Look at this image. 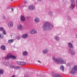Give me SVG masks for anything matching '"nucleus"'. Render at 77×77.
<instances>
[{
  "label": "nucleus",
  "mask_w": 77,
  "mask_h": 77,
  "mask_svg": "<svg viewBox=\"0 0 77 77\" xmlns=\"http://www.w3.org/2000/svg\"><path fill=\"white\" fill-rule=\"evenodd\" d=\"M53 27L51 25L50 23L48 22H45L43 26V29L44 30H51Z\"/></svg>",
  "instance_id": "nucleus-1"
},
{
  "label": "nucleus",
  "mask_w": 77,
  "mask_h": 77,
  "mask_svg": "<svg viewBox=\"0 0 77 77\" xmlns=\"http://www.w3.org/2000/svg\"><path fill=\"white\" fill-rule=\"evenodd\" d=\"M69 70L71 74H75L77 72V68H69Z\"/></svg>",
  "instance_id": "nucleus-2"
},
{
  "label": "nucleus",
  "mask_w": 77,
  "mask_h": 77,
  "mask_svg": "<svg viewBox=\"0 0 77 77\" xmlns=\"http://www.w3.org/2000/svg\"><path fill=\"white\" fill-rule=\"evenodd\" d=\"M52 59H53L54 60H55L57 63H60V62L61 61H62V58H59L57 59H55L54 57H53L52 58Z\"/></svg>",
  "instance_id": "nucleus-3"
},
{
  "label": "nucleus",
  "mask_w": 77,
  "mask_h": 77,
  "mask_svg": "<svg viewBox=\"0 0 77 77\" xmlns=\"http://www.w3.org/2000/svg\"><path fill=\"white\" fill-rule=\"evenodd\" d=\"M17 28L19 30H24V26L20 24L18 26Z\"/></svg>",
  "instance_id": "nucleus-4"
},
{
  "label": "nucleus",
  "mask_w": 77,
  "mask_h": 77,
  "mask_svg": "<svg viewBox=\"0 0 77 77\" xmlns=\"http://www.w3.org/2000/svg\"><path fill=\"white\" fill-rule=\"evenodd\" d=\"M29 33L30 34H34L35 33H36L37 31L35 29H32L29 31Z\"/></svg>",
  "instance_id": "nucleus-5"
},
{
  "label": "nucleus",
  "mask_w": 77,
  "mask_h": 77,
  "mask_svg": "<svg viewBox=\"0 0 77 77\" xmlns=\"http://www.w3.org/2000/svg\"><path fill=\"white\" fill-rule=\"evenodd\" d=\"M8 26L9 27H12L14 26V23L11 21L8 24Z\"/></svg>",
  "instance_id": "nucleus-6"
},
{
  "label": "nucleus",
  "mask_w": 77,
  "mask_h": 77,
  "mask_svg": "<svg viewBox=\"0 0 77 77\" xmlns=\"http://www.w3.org/2000/svg\"><path fill=\"white\" fill-rule=\"evenodd\" d=\"M52 76L53 77H62L61 76V75L59 74H57V75H55V74L53 73H52Z\"/></svg>",
  "instance_id": "nucleus-7"
},
{
  "label": "nucleus",
  "mask_w": 77,
  "mask_h": 77,
  "mask_svg": "<svg viewBox=\"0 0 77 77\" xmlns=\"http://www.w3.org/2000/svg\"><path fill=\"white\" fill-rule=\"evenodd\" d=\"M75 2H73L71 5L70 7V9H74V5H75Z\"/></svg>",
  "instance_id": "nucleus-8"
},
{
  "label": "nucleus",
  "mask_w": 77,
  "mask_h": 77,
  "mask_svg": "<svg viewBox=\"0 0 77 77\" xmlns=\"http://www.w3.org/2000/svg\"><path fill=\"white\" fill-rule=\"evenodd\" d=\"M0 31H2V33L4 35H6V31L3 27L0 28Z\"/></svg>",
  "instance_id": "nucleus-9"
},
{
  "label": "nucleus",
  "mask_w": 77,
  "mask_h": 77,
  "mask_svg": "<svg viewBox=\"0 0 77 77\" xmlns=\"http://www.w3.org/2000/svg\"><path fill=\"white\" fill-rule=\"evenodd\" d=\"M20 20L21 21H25L26 20L25 17L23 16H21L20 17Z\"/></svg>",
  "instance_id": "nucleus-10"
},
{
  "label": "nucleus",
  "mask_w": 77,
  "mask_h": 77,
  "mask_svg": "<svg viewBox=\"0 0 77 77\" xmlns=\"http://www.w3.org/2000/svg\"><path fill=\"white\" fill-rule=\"evenodd\" d=\"M5 60H9V59H11L10 54L7 55V56L5 57Z\"/></svg>",
  "instance_id": "nucleus-11"
},
{
  "label": "nucleus",
  "mask_w": 77,
  "mask_h": 77,
  "mask_svg": "<svg viewBox=\"0 0 77 77\" xmlns=\"http://www.w3.org/2000/svg\"><path fill=\"white\" fill-rule=\"evenodd\" d=\"M3 64L5 66H10L11 63L8 62H4L3 63Z\"/></svg>",
  "instance_id": "nucleus-12"
},
{
  "label": "nucleus",
  "mask_w": 77,
  "mask_h": 77,
  "mask_svg": "<svg viewBox=\"0 0 77 77\" xmlns=\"http://www.w3.org/2000/svg\"><path fill=\"white\" fill-rule=\"evenodd\" d=\"M35 8V7L33 6V5H30L29 6V10H31V11L33 10Z\"/></svg>",
  "instance_id": "nucleus-13"
},
{
  "label": "nucleus",
  "mask_w": 77,
  "mask_h": 77,
  "mask_svg": "<svg viewBox=\"0 0 77 77\" xmlns=\"http://www.w3.org/2000/svg\"><path fill=\"white\" fill-rule=\"evenodd\" d=\"M10 54V59H11V58H12V59H15V58H16V57H17L13 55Z\"/></svg>",
  "instance_id": "nucleus-14"
},
{
  "label": "nucleus",
  "mask_w": 77,
  "mask_h": 77,
  "mask_svg": "<svg viewBox=\"0 0 77 77\" xmlns=\"http://www.w3.org/2000/svg\"><path fill=\"white\" fill-rule=\"evenodd\" d=\"M70 54L72 55L75 54V53L73 50L71 49L70 50Z\"/></svg>",
  "instance_id": "nucleus-15"
},
{
  "label": "nucleus",
  "mask_w": 77,
  "mask_h": 77,
  "mask_svg": "<svg viewBox=\"0 0 77 77\" xmlns=\"http://www.w3.org/2000/svg\"><path fill=\"white\" fill-rule=\"evenodd\" d=\"M28 35L27 34H24L22 36V38H24V39H25L27 37Z\"/></svg>",
  "instance_id": "nucleus-16"
},
{
  "label": "nucleus",
  "mask_w": 77,
  "mask_h": 77,
  "mask_svg": "<svg viewBox=\"0 0 77 77\" xmlns=\"http://www.w3.org/2000/svg\"><path fill=\"white\" fill-rule=\"evenodd\" d=\"M60 63L61 64H65V63H66V61L65 60H63L61 59V61Z\"/></svg>",
  "instance_id": "nucleus-17"
},
{
  "label": "nucleus",
  "mask_w": 77,
  "mask_h": 77,
  "mask_svg": "<svg viewBox=\"0 0 77 77\" xmlns=\"http://www.w3.org/2000/svg\"><path fill=\"white\" fill-rule=\"evenodd\" d=\"M23 54L24 56H27L28 54V53L26 51H24L23 52Z\"/></svg>",
  "instance_id": "nucleus-18"
},
{
  "label": "nucleus",
  "mask_w": 77,
  "mask_h": 77,
  "mask_svg": "<svg viewBox=\"0 0 77 77\" xmlns=\"http://www.w3.org/2000/svg\"><path fill=\"white\" fill-rule=\"evenodd\" d=\"M13 42H14V39H12L9 40L8 41V43L9 44H11V43H12Z\"/></svg>",
  "instance_id": "nucleus-19"
},
{
  "label": "nucleus",
  "mask_w": 77,
  "mask_h": 77,
  "mask_svg": "<svg viewBox=\"0 0 77 77\" xmlns=\"http://www.w3.org/2000/svg\"><path fill=\"white\" fill-rule=\"evenodd\" d=\"M1 48L2 50H5V46H2L1 47Z\"/></svg>",
  "instance_id": "nucleus-20"
},
{
  "label": "nucleus",
  "mask_w": 77,
  "mask_h": 77,
  "mask_svg": "<svg viewBox=\"0 0 77 77\" xmlns=\"http://www.w3.org/2000/svg\"><path fill=\"white\" fill-rule=\"evenodd\" d=\"M68 46L69 48H72V44L71 43H68Z\"/></svg>",
  "instance_id": "nucleus-21"
},
{
  "label": "nucleus",
  "mask_w": 77,
  "mask_h": 77,
  "mask_svg": "<svg viewBox=\"0 0 77 77\" xmlns=\"http://www.w3.org/2000/svg\"><path fill=\"white\" fill-rule=\"evenodd\" d=\"M35 23H38L39 21V19L38 18H36L35 19Z\"/></svg>",
  "instance_id": "nucleus-22"
},
{
  "label": "nucleus",
  "mask_w": 77,
  "mask_h": 77,
  "mask_svg": "<svg viewBox=\"0 0 77 77\" xmlns=\"http://www.w3.org/2000/svg\"><path fill=\"white\" fill-rule=\"evenodd\" d=\"M26 63L24 62H21V63H20L21 65H26Z\"/></svg>",
  "instance_id": "nucleus-23"
},
{
  "label": "nucleus",
  "mask_w": 77,
  "mask_h": 77,
  "mask_svg": "<svg viewBox=\"0 0 77 77\" xmlns=\"http://www.w3.org/2000/svg\"><path fill=\"white\" fill-rule=\"evenodd\" d=\"M47 50H46V49H45V50H44L43 51V53L44 54H45V53H47Z\"/></svg>",
  "instance_id": "nucleus-24"
},
{
  "label": "nucleus",
  "mask_w": 77,
  "mask_h": 77,
  "mask_svg": "<svg viewBox=\"0 0 77 77\" xmlns=\"http://www.w3.org/2000/svg\"><path fill=\"white\" fill-rule=\"evenodd\" d=\"M3 34H0V38H1V39H2V38H3Z\"/></svg>",
  "instance_id": "nucleus-25"
},
{
  "label": "nucleus",
  "mask_w": 77,
  "mask_h": 77,
  "mask_svg": "<svg viewBox=\"0 0 77 77\" xmlns=\"http://www.w3.org/2000/svg\"><path fill=\"white\" fill-rule=\"evenodd\" d=\"M16 38H17V39H18L19 40L20 39H21V37L19 36H16Z\"/></svg>",
  "instance_id": "nucleus-26"
},
{
  "label": "nucleus",
  "mask_w": 77,
  "mask_h": 77,
  "mask_svg": "<svg viewBox=\"0 0 77 77\" xmlns=\"http://www.w3.org/2000/svg\"><path fill=\"white\" fill-rule=\"evenodd\" d=\"M55 39L57 41H59V37L58 36H56L55 38Z\"/></svg>",
  "instance_id": "nucleus-27"
},
{
  "label": "nucleus",
  "mask_w": 77,
  "mask_h": 77,
  "mask_svg": "<svg viewBox=\"0 0 77 77\" xmlns=\"http://www.w3.org/2000/svg\"><path fill=\"white\" fill-rule=\"evenodd\" d=\"M60 69H61L62 71H64V68H60Z\"/></svg>",
  "instance_id": "nucleus-28"
},
{
  "label": "nucleus",
  "mask_w": 77,
  "mask_h": 77,
  "mask_svg": "<svg viewBox=\"0 0 77 77\" xmlns=\"http://www.w3.org/2000/svg\"><path fill=\"white\" fill-rule=\"evenodd\" d=\"M17 63L19 65H21V62L20 61L17 62Z\"/></svg>",
  "instance_id": "nucleus-29"
},
{
  "label": "nucleus",
  "mask_w": 77,
  "mask_h": 77,
  "mask_svg": "<svg viewBox=\"0 0 77 77\" xmlns=\"http://www.w3.org/2000/svg\"><path fill=\"white\" fill-rule=\"evenodd\" d=\"M67 66H70V63H68L67 64Z\"/></svg>",
  "instance_id": "nucleus-30"
},
{
  "label": "nucleus",
  "mask_w": 77,
  "mask_h": 77,
  "mask_svg": "<svg viewBox=\"0 0 77 77\" xmlns=\"http://www.w3.org/2000/svg\"><path fill=\"white\" fill-rule=\"evenodd\" d=\"M11 68H14L15 67V66L13 65H11L10 66Z\"/></svg>",
  "instance_id": "nucleus-31"
},
{
  "label": "nucleus",
  "mask_w": 77,
  "mask_h": 77,
  "mask_svg": "<svg viewBox=\"0 0 77 77\" xmlns=\"http://www.w3.org/2000/svg\"><path fill=\"white\" fill-rule=\"evenodd\" d=\"M24 77H29V76L27 75H25L24 76Z\"/></svg>",
  "instance_id": "nucleus-32"
},
{
  "label": "nucleus",
  "mask_w": 77,
  "mask_h": 77,
  "mask_svg": "<svg viewBox=\"0 0 77 77\" xmlns=\"http://www.w3.org/2000/svg\"><path fill=\"white\" fill-rule=\"evenodd\" d=\"M74 68H77V65H75L74 66Z\"/></svg>",
  "instance_id": "nucleus-33"
},
{
  "label": "nucleus",
  "mask_w": 77,
  "mask_h": 77,
  "mask_svg": "<svg viewBox=\"0 0 77 77\" xmlns=\"http://www.w3.org/2000/svg\"><path fill=\"white\" fill-rule=\"evenodd\" d=\"M27 3V1L26 0L24 1V3L25 4H26Z\"/></svg>",
  "instance_id": "nucleus-34"
},
{
  "label": "nucleus",
  "mask_w": 77,
  "mask_h": 77,
  "mask_svg": "<svg viewBox=\"0 0 77 77\" xmlns=\"http://www.w3.org/2000/svg\"><path fill=\"white\" fill-rule=\"evenodd\" d=\"M11 10L12 11H14V8H11Z\"/></svg>",
  "instance_id": "nucleus-35"
},
{
  "label": "nucleus",
  "mask_w": 77,
  "mask_h": 77,
  "mask_svg": "<svg viewBox=\"0 0 77 77\" xmlns=\"http://www.w3.org/2000/svg\"><path fill=\"white\" fill-rule=\"evenodd\" d=\"M60 68H64V66H63V65H62L60 66Z\"/></svg>",
  "instance_id": "nucleus-36"
},
{
  "label": "nucleus",
  "mask_w": 77,
  "mask_h": 77,
  "mask_svg": "<svg viewBox=\"0 0 77 77\" xmlns=\"http://www.w3.org/2000/svg\"><path fill=\"white\" fill-rule=\"evenodd\" d=\"M68 19L69 20H71V19H70L69 17H68Z\"/></svg>",
  "instance_id": "nucleus-37"
},
{
  "label": "nucleus",
  "mask_w": 77,
  "mask_h": 77,
  "mask_svg": "<svg viewBox=\"0 0 77 77\" xmlns=\"http://www.w3.org/2000/svg\"><path fill=\"white\" fill-rule=\"evenodd\" d=\"M38 62L39 63H41V61H38Z\"/></svg>",
  "instance_id": "nucleus-38"
},
{
  "label": "nucleus",
  "mask_w": 77,
  "mask_h": 77,
  "mask_svg": "<svg viewBox=\"0 0 77 77\" xmlns=\"http://www.w3.org/2000/svg\"><path fill=\"white\" fill-rule=\"evenodd\" d=\"M11 77H15V75H13Z\"/></svg>",
  "instance_id": "nucleus-39"
},
{
  "label": "nucleus",
  "mask_w": 77,
  "mask_h": 77,
  "mask_svg": "<svg viewBox=\"0 0 77 77\" xmlns=\"http://www.w3.org/2000/svg\"><path fill=\"white\" fill-rule=\"evenodd\" d=\"M9 9V7H8L7 8V9Z\"/></svg>",
  "instance_id": "nucleus-40"
},
{
  "label": "nucleus",
  "mask_w": 77,
  "mask_h": 77,
  "mask_svg": "<svg viewBox=\"0 0 77 77\" xmlns=\"http://www.w3.org/2000/svg\"><path fill=\"white\" fill-rule=\"evenodd\" d=\"M74 0H71V2H73V1H74Z\"/></svg>",
  "instance_id": "nucleus-41"
},
{
  "label": "nucleus",
  "mask_w": 77,
  "mask_h": 77,
  "mask_svg": "<svg viewBox=\"0 0 77 77\" xmlns=\"http://www.w3.org/2000/svg\"><path fill=\"white\" fill-rule=\"evenodd\" d=\"M38 0V1H42V0Z\"/></svg>",
  "instance_id": "nucleus-42"
},
{
  "label": "nucleus",
  "mask_w": 77,
  "mask_h": 77,
  "mask_svg": "<svg viewBox=\"0 0 77 77\" xmlns=\"http://www.w3.org/2000/svg\"><path fill=\"white\" fill-rule=\"evenodd\" d=\"M76 38H77V35H76Z\"/></svg>",
  "instance_id": "nucleus-43"
},
{
  "label": "nucleus",
  "mask_w": 77,
  "mask_h": 77,
  "mask_svg": "<svg viewBox=\"0 0 77 77\" xmlns=\"http://www.w3.org/2000/svg\"><path fill=\"white\" fill-rule=\"evenodd\" d=\"M16 68H20V67H19V66H17L16 67Z\"/></svg>",
  "instance_id": "nucleus-44"
},
{
  "label": "nucleus",
  "mask_w": 77,
  "mask_h": 77,
  "mask_svg": "<svg viewBox=\"0 0 77 77\" xmlns=\"http://www.w3.org/2000/svg\"><path fill=\"white\" fill-rule=\"evenodd\" d=\"M27 18H29V17H27Z\"/></svg>",
  "instance_id": "nucleus-45"
},
{
  "label": "nucleus",
  "mask_w": 77,
  "mask_h": 77,
  "mask_svg": "<svg viewBox=\"0 0 77 77\" xmlns=\"http://www.w3.org/2000/svg\"><path fill=\"white\" fill-rule=\"evenodd\" d=\"M11 1H13V0H10Z\"/></svg>",
  "instance_id": "nucleus-46"
}]
</instances>
